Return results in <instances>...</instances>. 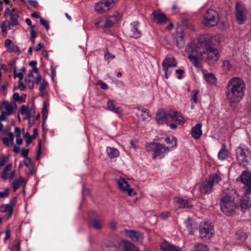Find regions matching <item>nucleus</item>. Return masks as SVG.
I'll use <instances>...</instances> for the list:
<instances>
[{
    "mask_svg": "<svg viewBox=\"0 0 251 251\" xmlns=\"http://www.w3.org/2000/svg\"><path fill=\"white\" fill-rule=\"evenodd\" d=\"M186 51L188 58L194 66L199 67L203 59L208 64H215L219 59L218 50L211 47L204 36H201L196 41H192L187 46Z\"/></svg>",
    "mask_w": 251,
    "mask_h": 251,
    "instance_id": "f257e3e1",
    "label": "nucleus"
},
{
    "mask_svg": "<svg viewBox=\"0 0 251 251\" xmlns=\"http://www.w3.org/2000/svg\"><path fill=\"white\" fill-rule=\"evenodd\" d=\"M246 85L243 79L239 77L231 78L226 85V96L230 106L234 107L245 96Z\"/></svg>",
    "mask_w": 251,
    "mask_h": 251,
    "instance_id": "f03ea898",
    "label": "nucleus"
},
{
    "mask_svg": "<svg viewBox=\"0 0 251 251\" xmlns=\"http://www.w3.org/2000/svg\"><path fill=\"white\" fill-rule=\"evenodd\" d=\"M239 196L235 190L228 191L221 200V209L227 216H232L238 206Z\"/></svg>",
    "mask_w": 251,
    "mask_h": 251,
    "instance_id": "7ed1b4c3",
    "label": "nucleus"
},
{
    "mask_svg": "<svg viewBox=\"0 0 251 251\" xmlns=\"http://www.w3.org/2000/svg\"><path fill=\"white\" fill-rule=\"evenodd\" d=\"M221 179V177L218 174H214L209 176L200 185V191L204 194L210 193L214 185L219 183Z\"/></svg>",
    "mask_w": 251,
    "mask_h": 251,
    "instance_id": "20e7f679",
    "label": "nucleus"
},
{
    "mask_svg": "<svg viewBox=\"0 0 251 251\" xmlns=\"http://www.w3.org/2000/svg\"><path fill=\"white\" fill-rule=\"evenodd\" d=\"M200 236L203 240H209L214 234L213 226L211 223L203 222L199 226Z\"/></svg>",
    "mask_w": 251,
    "mask_h": 251,
    "instance_id": "39448f33",
    "label": "nucleus"
},
{
    "mask_svg": "<svg viewBox=\"0 0 251 251\" xmlns=\"http://www.w3.org/2000/svg\"><path fill=\"white\" fill-rule=\"evenodd\" d=\"M219 22V16L218 13L212 9L206 10L202 21L203 25L207 26H213L217 25Z\"/></svg>",
    "mask_w": 251,
    "mask_h": 251,
    "instance_id": "423d86ee",
    "label": "nucleus"
},
{
    "mask_svg": "<svg viewBox=\"0 0 251 251\" xmlns=\"http://www.w3.org/2000/svg\"><path fill=\"white\" fill-rule=\"evenodd\" d=\"M118 0H100L95 3L94 8L99 14H103L108 12L114 7Z\"/></svg>",
    "mask_w": 251,
    "mask_h": 251,
    "instance_id": "0eeeda50",
    "label": "nucleus"
},
{
    "mask_svg": "<svg viewBox=\"0 0 251 251\" xmlns=\"http://www.w3.org/2000/svg\"><path fill=\"white\" fill-rule=\"evenodd\" d=\"M1 111L0 116L2 120H7V117L16 113L17 110V104L15 102H9L3 101L1 104Z\"/></svg>",
    "mask_w": 251,
    "mask_h": 251,
    "instance_id": "6e6552de",
    "label": "nucleus"
},
{
    "mask_svg": "<svg viewBox=\"0 0 251 251\" xmlns=\"http://www.w3.org/2000/svg\"><path fill=\"white\" fill-rule=\"evenodd\" d=\"M236 157L239 163L246 165L251 160V151L247 148L238 147L236 150Z\"/></svg>",
    "mask_w": 251,
    "mask_h": 251,
    "instance_id": "1a4fd4ad",
    "label": "nucleus"
},
{
    "mask_svg": "<svg viewBox=\"0 0 251 251\" xmlns=\"http://www.w3.org/2000/svg\"><path fill=\"white\" fill-rule=\"evenodd\" d=\"M236 180L241 181L244 184L243 190L245 195H251V173L244 171Z\"/></svg>",
    "mask_w": 251,
    "mask_h": 251,
    "instance_id": "9d476101",
    "label": "nucleus"
},
{
    "mask_svg": "<svg viewBox=\"0 0 251 251\" xmlns=\"http://www.w3.org/2000/svg\"><path fill=\"white\" fill-rule=\"evenodd\" d=\"M163 70L165 72V76L166 78H168L169 75L172 72V70H170L169 68L171 67H176L177 62L172 55H167L162 63Z\"/></svg>",
    "mask_w": 251,
    "mask_h": 251,
    "instance_id": "9b49d317",
    "label": "nucleus"
},
{
    "mask_svg": "<svg viewBox=\"0 0 251 251\" xmlns=\"http://www.w3.org/2000/svg\"><path fill=\"white\" fill-rule=\"evenodd\" d=\"M236 18L238 24H243L247 19V12L244 4L240 2H236L235 5Z\"/></svg>",
    "mask_w": 251,
    "mask_h": 251,
    "instance_id": "f8f14e48",
    "label": "nucleus"
},
{
    "mask_svg": "<svg viewBox=\"0 0 251 251\" xmlns=\"http://www.w3.org/2000/svg\"><path fill=\"white\" fill-rule=\"evenodd\" d=\"M151 148L152 151L154 152L153 155V158L157 156H159L160 158H162L169 151L168 148L164 144H161L159 143H153L151 145Z\"/></svg>",
    "mask_w": 251,
    "mask_h": 251,
    "instance_id": "ddd939ff",
    "label": "nucleus"
},
{
    "mask_svg": "<svg viewBox=\"0 0 251 251\" xmlns=\"http://www.w3.org/2000/svg\"><path fill=\"white\" fill-rule=\"evenodd\" d=\"M126 236L130 238L134 242L142 243L144 240L143 234L140 232L133 230L125 229L124 230Z\"/></svg>",
    "mask_w": 251,
    "mask_h": 251,
    "instance_id": "4468645a",
    "label": "nucleus"
},
{
    "mask_svg": "<svg viewBox=\"0 0 251 251\" xmlns=\"http://www.w3.org/2000/svg\"><path fill=\"white\" fill-rule=\"evenodd\" d=\"M135 109L138 110V112L136 113V115L138 117L139 121L147 123L151 120V115L147 109L144 108L141 109L139 107H136Z\"/></svg>",
    "mask_w": 251,
    "mask_h": 251,
    "instance_id": "2eb2a0df",
    "label": "nucleus"
},
{
    "mask_svg": "<svg viewBox=\"0 0 251 251\" xmlns=\"http://www.w3.org/2000/svg\"><path fill=\"white\" fill-rule=\"evenodd\" d=\"M151 17L153 21L160 25L165 24L168 21L166 16L158 11H154L151 14Z\"/></svg>",
    "mask_w": 251,
    "mask_h": 251,
    "instance_id": "dca6fc26",
    "label": "nucleus"
},
{
    "mask_svg": "<svg viewBox=\"0 0 251 251\" xmlns=\"http://www.w3.org/2000/svg\"><path fill=\"white\" fill-rule=\"evenodd\" d=\"M169 112H166L163 109L160 110L157 112L156 115V120L159 124H163L164 123L168 125V118L169 117Z\"/></svg>",
    "mask_w": 251,
    "mask_h": 251,
    "instance_id": "f3484780",
    "label": "nucleus"
},
{
    "mask_svg": "<svg viewBox=\"0 0 251 251\" xmlns=\"http://www.w3.org/2000/svg\"><path fill=\"white\" fill-rule=\"evenodd\" d=\"M15 199H12L10 201L9 204H4L0 206V212L1 213H6L8 217H10L12 215L13 211V207Z\"/></svg>",
    "mask_w": 251,
    "mask_h": 251,
    "instance_id": "a211bd4d",
    "label": "nucleus"
},
{
    "mask_svg": "<svg viewBox=\"0 0 251 251\" xmlns=\"http://www.w3.org/2000/svg\"><path fill=\"white\" fill-rule=\"evenodd\" d=\"M201 127L202 124L201 123L197 124L194 126L192 127L191 130V134L194 139H198L202 135V131Z\"/></svg>",
    "mask_w": 251,
    "mask_h": 251,
    "instance_id": "6ab92c4d",
    "label": "nucleus"
},
{
    "mask_svg": "<svg viewBox=\"0 0 251 251\" xmlns=\"http://www.w3.org/2000/svg\"><path fill=\"white\" fill-rule=\"evenodd\" d=\"M139 22L134 21L131 24V29L130 31V36L134 38H138L141 36V31L139 30Z\"/></svg>",
    "mask_w": 251,
    "mask_h": 251,
    "instance_id": "aec40b11",
    "label": "nucleus"
},
{
    "mask_svg": "<svg viewBox=\"0 0 251 251\" xmlns=\"http://www.w3.org/2000/svg\"><path fill=\"white\" fill-rule=\"evenodd\" d=\"M176 44L179 49L182 48L185 44V35L182 31H177L176 35Z\"/></svg>",
    "mask_w": 251,
    "mask_h": 251,
    "instance_id": "412c9836",
    "label": "nucleus"
},
{
    "mask_svg": "<svg viewBox=\"0 0 251 251\" xmlns=\"http://www.w3.org/2000/svg\"><path fill=\"white\" fill-rule=\"evenodd\" d=\"M116 14H113L106 18V21L103 25V28H110L112 27L115 23L118 21L119 15L117 16Z\"/></svg>",
    "mask_w": 251,
    "mask_h": 251,
    "instance_id": "4be33fe9",
    "label": "nucleus"
},
{
    "mask_svg": "<svg viewBox=\"0 0 251 251\" xmlns=\"http://www.w3.org/2000/svg\"><path fill=\"white\" fill-rule=\"evenodd\" d=\"M115 101L113 100H109L107 102V108L109 110L118 114H121L122 112L120 107L116 106Z\"/></svg>",
    "mask_w": 251,
    "mask_h": 251,
    "instance_id": "5701e85b",
    "label": "nucleus"
},
{
    "mask_svg": "<svg viewBox=\"0 0 251 251\" xmlns=\"http://www.w3.org/2000/svg\"><path fill=\"white\" fill-rule=\"evenodd\" d=\"M169 117L180 125H183L185 122L184 118L176 111H170Z\"/></svg>",
    "mask_w": 251,
    "mask_h": 251,
    "instance_id": "b1692460",
    "label": "nucleus"
},
{
    "mask_svg": "<svg viewBox=\"0 0 251 251\" xmlns=\"http://www.w3.org/2000/svg\"><path fill=\"white\" fill-rule=\"evenodd\" d=\"M244 194V196L241 200L240 207L242 210H246L251 207V200L247 196L248 195Z\"/></svg>",
    "mask_w": 251,
    "mask_h": 251,
    "instance_id": "393cba45",
    "label": "nucleus"
},
{
    "mask_svg": "<svg viewBox=\"0 0 251 251\" xmlns=\"http://www.w3.org/2000/svg\"><path fill=\"white\" fill-rule=\"evenodd\" d=\"M116 182L119 189L123 192H126V188L129 187L128 182L124 178L120 177L116 179Z\"/></svg>",
    "mask_w": 251,
    "mask_h": 251,
    "instance_id": "a878e982",
    "label": "nucleus"
},
{
    "mask_svg": "<svg viewBox=\"0 0 251 251\" xmlns=\"http://www.w3.org/2000/svg\"><path fill=\"white\" fill-rule=\"evenodd\" d=\"M202 72L204 79L207 82L211 84H216L217 79L213 74L208 73L206 70H203Z\"/></svg>",
    "mask_w": 251,
    "mask_h": 251,
    "instance_id": "bb28decb",
    "label": "nucleus"
},
{
    "mask_svg": "<svg viewBox=\"0 0 251 251\" xmlns=\"http://www.w3.org/2000/svg\"><path fill=\"white\" fill-rule=\"evenodd\" d=\"M161 248L163 251H182L179 247L167 242L163 243Z\"/></svg>",
    "mask_w": 251,
    "mask_h": 251,
    "instance_id": "cd10ccee",
    "label": "nucleus"
},
{
    "mask_svg": "<svg viewBox=\"0 0 251 251\" xmlns=\"http://www.w3.org/2000/svg\"><path fill=\"white\" fill-rule=\"evenodd\" d=\"M5 46L7 49V50L10 52H19V48L16 45L12 44L11 40L9 39H6L5 41Z\"/></svg>",
    "mask_w": 251,
    "mask_h": 251,
    "instance_id": "c85d7f7f",
    "label": "nucleus"
},
{
    "mask_svg": "<svg viewBox=\"0 0 251 251\" xmlns=\"http://www.w3.org/2000/svg\"><path fill=\"white\" fill-rule=\"evenodd\" d=\"M90 224L93 227L97 230L101 229L103 226V222L99 217L92 219Z\"/></svg>",
    "mask_w": 251,
    "mask_h": 251,
    "instance_id": "c756f323",
    "label": "nucleus"
},
{
    "mask_svg": "<svg viewBox=\"0 0 251 251\" xmlns=\"http://www.w3.org/2000/svg\"><path fill=\"white\" fill-rule=\"evenodd\" d=\"M106 152L108 157L111 159L116 158L118 157L120 154L119 151L113 147H107Z\"/></svg>",
    "mask_w": 251,
    "mask_h": 251,
    "instance_id": "7c9ffc66",
    "label": "nucleus"
},
{
    "mask_svg": "<svg viewBox=\"0 0 251 251\" xmlns=\"http://www.w3.org/2000/svg\"><path fill=\"white\" fill-rule=\"evenodd\" d=\"M185 224L190 234H193L198 228V224L193 220H188Z\"/></svg>",
    "mask_w": 251,
    "mask_h": 251,
    "instance_id": "2f4dec72",
    "label": "nucleus"
},
{
    "mask_svg": "<svg viewBox=\"0 0 251 251\" xmlns=\"http://www.w3.org/2000/svg\"><path fill=\"white\" fill-rule=\"evenodd\" d=\"M175 202L179 208H189L191 206L186 200L176 198Z\"/></svg>",
    "mask_w": 251,
    "mask_h": 251,
    "instance_id": "473e14b6",
    "label": "nucleus"
},
{
    "mask_svg": "<svg viewBox=\"0 0 251 251\" xmlns=\"http://www.w3.org/2000/svg\"><path fill=\"white\" fill-rule=\"evenodd\" d=\"M192 251H209V250L205 244L198 243L194 246Z\"/></svg>",
    "mask_w": 251,
    "mask_h": 251,
    "instance_id": "72a5a7b5",
    "label": "nucleus"
},
{
    "mask_svg": "<svg viewBox=\"0 0 251 251\" xmlns=\"http://www.w3.org/2000/svg\"><path fill=\"white\" fill-rule=\"evenodd\" d=\"M11 26H12V24L8 21H5L1 24V28L3 35H6V31L7 30H10Z\"/></svg>",
    "mask_w": 251,
    "mask_h": 251,
    "instance_id": "f704fd0d",
    "label": "nucleus"
},
{
    "mask_svg": "<svg viewBox=\"0 0 251 251\" xmlns=\"http://www.w3.org/2000/svg\"><path fill=\"white\" fill-rule=\"evenodd\" d=\"M12 168V164L9 163L7 165H6L3 169L1 174V177L4 180H6L8 179L7 172L10 171Z\"/></svg>",
    "mask_w": 251,
    "mask_h": 251,
    "instance_id": "c9c22d12",
    "label": "nucleus"
},
{
    "mask_svg": "<svg viewBox=\"0 0 251 251\" xmlns=\"http://www.w3.org/2000/svg\"><path fill=\"white\" fill-rule=\"evenodd\" d=\"M24 181V178L20 176L19 179H15L13 182H12V186L13 188V191L16 192L17 190L20 188L21 186L22 183H23Z\"/></svg>",
    "mask_w": 251,
    "mask_h": 251,
    "instance_id": "e433bc0d",
    "label": "nucleus"
},
{
    "mask_svg": "<svg viewBox=\"0 0 251 251\" xmlns=\"http://www.w3.org/2000/svg\"><path fill=\"white\" fill-rule=\"evenodd\" d=\"M165 142L168 145L166 148H168L169 150L170 148L176 146V141L175 137L173 136L171 137H167L165 139Z\"/></svg>",
    "mask_w": 251,
    "mask_h": 251,
    "instance_id": "4c0bfd02",
    "label": "nucleus"
},
{
    "mask_svg": "<svg viewBox=\"0 0 251 251\" xmlns=\"http://www.w3.org/2000/svg\"><path fill=\"white\" fill-rule=\"evenodd\" d=\"M236 235L237 239L242 242H244L248 237L247 233L242 230L238 231Z\"/></svg>",
    "mask_w": 251,
    "mask_h": 251,
    "instance_id": "58836bf2",
    "label": "nucleus"
},
{
    "mask_svg": "<svg viewBox=\"0 0 251 251\" xmlns=\"http://www.w3.org/2000/svg\"><path fill=\"white\" fill-rule=\"evenodd\" d=\"M26 95L25 94L20 96L18 93H14L13 95V99L16 101H18L20 103L24 102L25 101Z\"/></svg>",
    "mask_w": 251,
    "mask_h": 251,
    "instance_id": "ea45409f",
    "label": "nucleus"
},
{
    "mask_svg": "<svg viewBox=\"0 0 251 251\" xmlns=\"http://www.w3.org/2000/svg\"><path fill=\"white\" fill-rule=\"evenodd\" d=\"M21 113L23 115H25L28 118H29L31 117L30 111L29 110L28 107L26 106L25 105H23L21 107Z\"/></svg>",
    "mask_w": 251,
    "mask_h": 251,
    "instance_id": "a19ab883",
    "label": "nucleus"
},
{
    "mask_svg": "<svg viewBox=\"0 0 251 251\" xmlns=\"http://www.w3.org/2000/svg\"><path fill=\"white\" fill-rule=\"evenodd\" d=\"M125 251H139L133 244L127 242L125 244Z\"/></svg>",
    "mask_w": 251,
    "mask_h": 251,
    "instance_id": "79ce46f5",
    "label": "nucleus"
},
{
    "mask_svg": "<svg viewBox=\"0 0 251 251\" xmlns=\"http://www.w3.org/2000/svg\"><path fill=\"white\" fill-rule=\"evenodd\" d=\"M228 156V152L225 149H221L218 153V157L221 160L226 159Z\"/></svg>",
    "mask_w": 251,
    "mask_h": 251,
    "instance_id": "37998d69",
    "label": "nucleus"
},
{
    "mask_svg": "<svg viewBox=\"0 0 251 251\" xmlns=\"http://www.w3.org/2000/svg\"><path fill=\"white\" fill-rule=\"evenodd\" d=\"M222 68L225 72H227L231 70L232 65L228 60H225L223 62Z\"/></svg>",
    "mask_w": 251,
    "mask_h": 251,
    "instance_id": "c03bdc74",
    "label": "nucleus"
},
{
    "mask_svg": "<svg viewBox=\"0 0 251 251\" xmlns=\"http://www.w3.org/2000/svg\"><path fill=\"white\" fill-rule=\"evenodd\" d=\"M48 83L47 82H46V81L45 80H43L41 84H40V86L39 87V91L40 92V95L41 97H43L44 96V91L45 90V89L48 86Z\"/></svg>",
    "mask_w": 251,
    "mask_h": 251,
    "instance_id": "a18cd8bd",
    "label": "nucleus"
},
{
    "mask_svg": "<svg viewBox=\"0 0 251 251\" xmlns=\"http://www.w3.org/2000/svg\"><path fill=\"white\" fill-rule=\"evenodd\" d=\"M18 16L16 14H12L10 15V23L12 24V26L18 25Z\"/></svg>",
    "mask_w": 251,
    "mask_h": 251,
    "instance_id": "49530a36",
    "label": "nucleus"
},
{
    "mask_svg": "<svg viewBox=\"0 0 251 251\" xmlns=\"http://www.w3.org/2000/svg\"><path fill=\"white\" fill-rule=\"evenodd\" d=\"M8 157L4 155H1L0 156V169L4 166L6 162H8Z\"/></svg>",
    "mask_w": 251,
    "mask_h": 251,
    "instance_id": "de8ad7c7",
    "label": "nucleus"
},
{
    "mask_svg": "<svg viewBox=\"0 0 251 251\" xmlns=\"http://www.w3.org/2000/svg\"><path fill=\"white\" fill-rule=\"evenodd\" d=\"M9 188L6 187L4 189V191L3 192H0V199L7 197L9 195Z\"/></svg>",
    "mask_w": 251,
    "mask_h": 251,
    "instance_id": "09e8293b",
    "label": "nucleus"
},
{
    "mask_svg": "<svg viewBox=\"0 0 251 251\" xmlns=\"http://www.w3.org/2000/svg\"><path fill=\"white\" fill-rule=\"evenodd\" d=\"M115 55L110 53L108 51H106L104 54V58L106 60H108V62L110 60H112L115 58Z\"/></svg>",
    "mask_w": 251,
    "mask_h": 251,
    "instance_id": "8fccbe9b",
    "label": "nucleus"
},
{
    "mask_svg": "<svg viewBox=\"0 0 251 251\" xmlns=\"http://www.w3.org/2000/svg\"><path fill=\"white\" fill-rule=\"evenodd\" d=\"M40 24L44 26L47 30H48L50 28V25L49 22L43 19L42 18H40Z\"/></svg>",
    "mask_w": 251,
    "mask_h": 251,
    "instance_id": "3c124183",
    "label": "nucleus"
},
{
    "mask_svg": "<svg viewBox=\"0 0 251 251\" xmlns=\"http://www.w3.org/2000/svg\"><path fill=\"white\" fill-rule=\"evenodd\" d=\"M199 93V91L194 90L192 92V100L196 103L197 102V95Z\"/></svg>",
    "mask_w": 251,
    "mask_h": 251,
    "instance_id": "603ef678",
    "label": "nucleus"
},
{
    "mask_svg": "<svg viewBox=\"0 0 251 251\" xmlns=\"http://www.w3.org/2000/svg\"><path fill=\"white\" fill-rule=\"evenodd\" d=\"M25 81L26 84L27 85V86H28V87L30 89H32L33 88L34 82L32 80H31L28 78H25Z\"/></svg>",
    "mask_w": 251,
    "mask_h": 251,
    "instance_id": "864d4df0",
    "label": "nucleus"
},
{
    "mask_svg": "<svg viewBox=\"0 0 251 251\" xmlns=\"http://www.w3.org/2000/svg\"><path fill=\"white\" fill-rule=\"evenodd\" d=\"M2 141L3 143L6 146H10L13 144V142H11V141L8 139L7 137H3L2 138Z\"/></svg>",
    "mask_w": 251,
    "mask_h": 251,
    "instance_id": "5fc2aeb1",
    "label": "nucleus"
},
{
    "mask_svg": "<svg viewBox=\"0 0 251 251\" xmlns=\"http://www.w3.org/2000/svg\"><path fill=\"white\" fill-rule=\"evenodd\" d=\"M31 163L32 160L30 158L27 157L25 158L24 160V164L26 167H30L31 165Z\"/></svg>",
    "mask_w": 251,
    "mask_h": 251,
    "instance_id": "6e6d98bb",
    "label": "nucleus"
},
{
    "mask_svg": "<svg viewBox=\"0 0 251 251\" xmlns=\"http://www.w3.org/2000/svg\"><path fill=\"white\" fill-rule=\"evenodd\" d=\"M97 84L100 85V88L102 90H106L108 89V87L107 84L105 82H103L101 80H99Z\"/></svg>",
    "mask_w": 251,
    "mask_h": 251,
    "instance_id": "4d7b16f0",
    "label": "nucleus"
},
{
    "mask_svg": "<svg viewBox=\"0 0 251 251\" xmlns=\"http://www.w3.org/2000/svg\"><path fill=\"white\" fill-rule=\"evenodd\" d=\"M30 5L35 9H37L38 6V3L36 0H27Z\"/></svg>",
    "mask_w": 251,
    "mask_h": 251,
    "instance_id": "13d9d810",
    "label": "nucleus"
},
{
    "mask_svg": "<svg viewBox=\"0 0 251 251\" xmlns=\"http://www.w3.org/2000/svg\"><path fill=\"white\" fill-rule=\"evenodd\" d=\"M11 236V231L9 227H8L5 230V236L4 238V241L9 239Z\"/></svg>",
    "mask_w": 251,
    "mask_h": 251,
    "instance_id": "bf43d9fd",
    "label": "nucleus"
},
{
    "mask_svg": "<svg viewBox=\"0 0 251 251\" xmlns=\"http://www.w3.org/2000/svg\"><path fill=\"white\" fill-rule=\"evenodd\" d=\"M29 152V149H23L21 152V155L25 158L28 157V154Z\"/></svg>",
    "mask_w": 251,
    "mask_h": 251,
    "instance_id": "052dcab7",
    "label": "nucleus"
},
{
    "mask_svg": "<svg viewBox=\"0 0 251 251\" xmlns=\"http://www.w3.org/2000/svg\"><path fill=\"white\" fill-rule=\"evenodd\" d=\"M117 223L114 221H111L109 223L110 227L113 230H115L117 228Z\"/></svg>",
    "mask_w": 251,
    "mask_h": 251,
    "instance_id": "680f3d73",
    "label": "nucleus"
},
{
    "mask_svg": "<svg viewBox=\"0 0 251 251\" xmlns=\"http://www.w3.org/2000/svg\"><path fill=\"white\" fill-rule=\"evenodd\" d=\"M34 27H35V25H33V26H32V28H31V31H30L31 38H32V39H35L36 36V32L34 29Z\"/></svg>",
    "mask_w": 251,
    "mask_h": 251,
    "instance_id": "e2e57ef3",
    "label": "nucleus"
},
{
    "mask_svg": "<svg viewBox=\"0 0 251 251\" xmlns=\"http://www.w3.org/2000/svg\"><path fill=\"white\" fill-rule=\"evenodd\" d=\"M126 192H127V194H128V195H129L130 196H131L132 195H135V193L134 192V190L133 189H131V188H130L129 187H127L126 188Z\"/></svg>",
    "mask_w": 251,
    "mask_h": 251,
    "instance_id": "0e129e2a",
    "label": "nucleus"
},
{
    "mask_svg": "<svg viewBox=\"0 0 251 251\" xmlns=\"http://www.w3.org/2000/svg\"><path fill=\"white\" fill-rule=\"evenodd\" d=\"M44 46V44L42 43H39L37 44V45L34 48V50L35 51H39L42 47Z\"/></svg>",
    "mask_w": 251,
    "mask_h": 251,
    "instance_id": "69168bd1",
    "label": "nucleus"
},
{
    "mask_svg": "<svg viewBox=\"0 0 251 251\" xmlns=\"http://www.w3.org/2000/svg\"><path fill=\"white\" fill-rule=\"evenodd\" d=\"M176 72L179 75L177 78L181 79L182 78L181 75L184 73V70L182 69H177L176 70Z\"/></svg>",
    "mask_w": 251,
    "mask_h": 251,
    "instance_id": "338daca9",
    "label": "nucleus"
},
{
    "mask_svg": "<svg viewBox=\"0 0 251 251\" xmlns=\"http://www.w3.org/2000/svg\"><path fill=\"white\" fill-rule=\"evenodd\" d=\"M14 132H15L16 137L21 136V129L19 127H16L15 128Z\"/></svg>",
    "mask_w": 251,
    "mask_h": 251,
    "instance_id": "774afa93",
    "label": "nucleus"
}]
</instances>
